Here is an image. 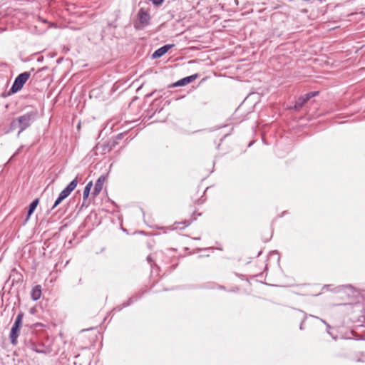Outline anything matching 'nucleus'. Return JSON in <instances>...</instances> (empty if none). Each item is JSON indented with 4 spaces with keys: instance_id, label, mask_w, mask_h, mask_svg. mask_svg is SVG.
<instances>
[{
    "instance_id": "f257e3e1",
    "label": "nucleus",
    "mask_w": 365,
    "mask_h": 365,
    "mask_svg": "<svg viewBox=\"0 0 365 365\" xmlns=\"http://www.w3.org/2000/svg\"><path fill=\"white\" fill-rule=\"evenodd\" d=\"M38 115L37 110H31L14 119L10 123V130L19 128L18 135L31 126Z\"/></svg>"
},
{
    "instance_id": "f03ea898",
    "label": "nucleus",
    "mask_w": 365,
    "mask_h": 365,
    "mask_svg": "<svg viewBox=\"0 0 365 365\" xmlns=\"http://www.w3.org/2000/svg\"><path fill=\"white\" fill-rule=\"evenodd\" d=\"M24 317V313L21 311L18 314L17 317L15 319L14 323L12 325L10 334H9V339L11 341V343L13 345L17 344V339L20 334V328L21 327L22 324V319Z\"/></svg>"
},
{
    "instance_id": "7ed1b4c3",
    "label": "nucleus",
    "mask_w": 365,
    "mask_h": 365,
    "mask_svg": "<svg viewBox=\"0 0 365 365\" xmlns=\"http://www.w3.org/2000/svg\"><path fill=\"white\" fill-rule=\"evenodd\" d=\"M31 74L29 72H24L20 73L14 80L13 85L10 89L12 93L19 91L29 78Z\"/></svg>"
},
{
    "instance_id": "20e7f679",
    "label": "nucleus",
    "mask_w": 365,
    "mask_h": 365,
    "mask_svg": "<svg viewBox=\"0 0 365 365\" xmlns=\"http://www.w3.org/2000/svg\"><path fill=\"white\" fill-rule=\"evenodd\" d=\"M319 91H312L307 93L304 95L299 96L294 106V109L295 110H299L304 106V105L312 98L318 96Z\"/></svg>"
},
{
    "instance_id": "39448f33",
    "label": "nucleus",
    "mask_w": 365,
    "mask_h": 365,
    "mask_svg": "<svg viewBox=\"0 0 365 365\" xmlns=\"http://www.w3.org/2000/svg\"><path fill=\"white\" fill-rule=\"evenodd\" d=\"M26 346L28 349H31L37 353H43L46 354L47 352L46 349L44 345L42 344H36L33 340H29V341H26Z\"/></svg>"
},
{
    "instance_id": "423d86ee",
    "label": "nucleus",
    "mask_w": 365,
    "mask_h": 365,
    "mask_svg": "<svg viewBox=\"0 0 365 365\" xmlns=\"http://www.w3.org/2000/svg\"><path fill=\"white\" fill-rule=\"evenodd\" d=\"M106 180V177L103 175L100 176L98 179L96 180L94 189L92 192V195L94 197L98 195L99 193L101 192Z\"/></svg>"
},
{
    "instance_id": "0eeeda50",
    "label": "nucleus",
    "mask_w": 365,
    "mask_h": 365,
    "mask_svg": "<svg viewBox=\"0 0 365 365\" xmlns=\"http://www.w3.org/2000/svg\"><path fill=\"white\" fill-rule=\"evenodd\" d=\"M78 185V178L73 179L61 192L67 197L70 195L72 191L75 190Z\"/></svg>"
},
{
    "instance_id": "6e6552de",
    "label": "nucleus",
    "mask_w": 365,
    "mask_h": 365,
    "mask_svg": "<svg viewBox=\"0 0 365 365\" xmlns=\"http://www.w3.org/2000/svg\"><path fill=\"white\" fill-rule=\"evenodd\" d=\"M173 46L172 44H166L157 49L152 55L153 58H158L166 53Z\"/></svg>"
},
{
    "instance_id": "1a4fd4ad",
    "label": "nucleus",
    "mask_w": 365,
    "mask_h": 365,
    "mask_svg": "<svg viewBox=\"0 0 365 365\" xmlns=\"http://www.w3.org/2000/svg\"><path fill=\"white\" fill-rule=\"evenodd\" d=\"M198 77L197 74L191 75L190 76H187L185 78H183L179 81H178L176 83H175L174 86H183L185 85H187L195 81Z\"/></svg>"
},
{
    "instance_id": "9d476101",
    "label": "nucleus",
    "mask_w": 365,
    "mask_h": 365,
    "mask_svg": "<svg viewBox=\"0 0 365 365\" xmlns=\"http://www.w3.org/2000/svg\"><path fill=\"white\" fill-rule=\"evenodd\" d=\"M138 18L140 22L144 25H148L150 19L149 14L143 9L138 11Z\"/></svg>"
},
{
    "instance_id": "9b49d317",
    "label": "nucleus",
    "mask_w": 365,
    "mask_h": 365,
    "mask_svg": "<svg viewBox=\"0 0 365 365\" xmlns=\"http://www.w3.org/2000/svg\"><path fill=\"white\" fill-rule=\"evenodd\" d=\"M41 287L40 285H36L33 287L31 292V297L34 301H36L41 298Z\"/></svg>"
},
{
    "instance_id": "f8f14e48",
    "label": "nucleus",
    "mask_w": 365,
    "mask_h": 365,
    "mask_svg": "<svg viewBox=\"0 0 365 365\" xmlns=\"http://www.w3.org/2000/svg\"><path fill=\"white\" fill-rule=\"evenodd\" d=\"M38 202H39L38 199L36 198L34 200H33L31 202V203L29 205V210H28V213H27L26 220L30 217V216L32 215V213L36 210V207H37V205L38 204Z\"/></svg>"
},
{
    "instance_id": "ddd939ff",
    "label": "nucleus",
    "mask_w": 365,
    "mask_h": 365,
    "mask_svg": "<svg viewBox=\"0 0 365 365\" xmlns=\"http://www.w3.org/2000/svg\"><path fill=\"white\" fill-rule=\"evenodd\" d=\"M92 187H93L92 181H90L86 185L84 190H83V201H85L88 197ZM84 203H85V202H83L82 206L84 205Z\"/></svg>"
},
{
    "instance_id": "4468645a",
    "label": "nucleus",
    "mask_w": 365,
    "mask_h": 365,
    "mask_svg": "<svg viewBox=\"0 0 365 365\" xmlns=\"http://www.w3.org/2000/svg\"><path fill=\"white\" fill-rule=\"evenodd\" d=\"M154 5L158 6L162 4L164 0H150Z\"/></svg>"
},
{
    "instance_id": "2eb2a0df",
    "label": "nucleus",
    "mask_w": 365,
    "mask_h": 365,
    "mask_svg": "<svg viewBox=\"0 0 365 365\" xmlns=\"http://www.w3.org/2000/svg\"><path fill=\"white\" fill-rule=\"evenodd\" d=\"M61 202H62V200H61L59 197H57V199L56 200V201L52 207V209H54L56 207H57Z\"/></svg>"
},
{
    "instance_id": "dca6fc26",
    "label": "nucleus",
    "mask_w": 365,
    "mask_h": 365,
    "mask_svg": "<svg viewBox=\"0 0 365 365\" xmlns=\"http://www.w3.org/2000/svg\"><path fill=\"white\" fill-rule=\"evenodd\" d=\"M61 200H62V201L66 199V197L63 195V193L60 192L58 197Z\"/></svg>"
},
{
    "instance_id": "f3484780",
    "label": "nucleus",
    "mask_w": 365,
    "mask_h": 365,
    "mask_svg": "<svg viewBox=\"0 0 365 365\" xmlns=\"http://www.w3.org/2000/svg\"><path fill=\"white\" fill-rule=\"evenodd\" d=\"M61 200H62V201L66 199V197L63 195V193L60 192L58 197Z\"/></svg>"
},
{
    "instance_id": "a211bd4d",
    "label": "nucleus",
    "mask_w": 365,
    "mask_h": 365,
    "mask_svg": "<svg viewBox=\"0 0 365 365\" xmlns=\"http://www.w3.org/2000/svg\"><path fill=\"white\" fill-rule=\"evenodd\" d=\"M21 148H22V146H21V147H20V148H19V149L15 152V153L14 154L13 157H14V156H15V155H18V154L19 153V152L21 151Z\"/></svg>"
},
{
    "instance_id": "6ab92c4d",
    "label": "nucleus",
    "mask_w": 365,
    "mask_h": 365,
    "mask_svg": "<svg viewBox=\"0 0 365 365\" xmlns=\"http://www.w3.org/2000/svg\"><path fill=\"white\" fill-rule=\"evenodd\" d=\"M183 224H184L183 227H187L190 225V222H189V221H185L183 222Z\"/></svg>"
},
{
    "instance_id": "aec40b11",
    "label": "nucleus",
    "mask_w": 365,
    "mask_h": 365,
    "mask_svg": "<svg viewBox=\"0 0 365 365\" xmlns=\"http://www.w3.org/2000/svg\"><path fill=\"white\" fill-rule=\"evenodd\" d=\"M153 94V93H150V94L147 95V96H148V97L151 96Z\"/></svg>"
}]
</instances>
